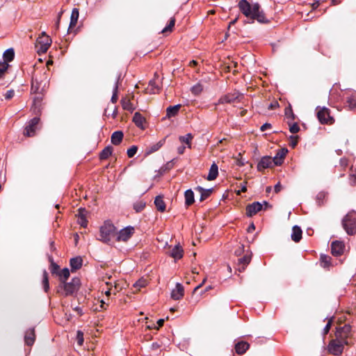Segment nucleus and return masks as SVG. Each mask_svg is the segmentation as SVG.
I'll list each match as a JSON object with an SVG mask.
<instances>
[{
	"mask_svg": "<svg viewBox=\"0 0 356 356\" xmlns=\"http://www.w3.org/2000/svg\"><path fill=\"white\" fill-rule=\"evenodd\" d=\"M271 127H272L271 124L266 122V123H264V124L260 127V130H261V131H266V130H267V129H270Z\"/></svg>",
	"mask_w": 356,
	"mask_h": 356,
	"instance_id": "obj_61",
	"label": "nucleus"
},
{
	"mask_svg": "<svg viewBox=\"0 0 356 356\" xmlns=\"http://www.w3.org/2000/svg\"><path fill=\"white\" fill-rule=\"evenodd\" d=\"M345 249L344 243L341 241H334L331 244V252L334 256L341 255Z\"/></svg>",
	"mask_w": 356,
	"mask_h": 356,
	"instance_id": "obj_14",
	"label": "nucleus"
},
{
	"mask_svg": "<svg viewBox=\"0 0 356 356\" xmlns=\"http://www.w3.org/2000/svg\"><path fill=\"white\" fill-rule=\"evenodd\" d=\"M282 186L280 182H278L277 184L274 186V191L276 193H279L281 191Z\"/></svg>",
	"mask_w": 356,
	"mask_h": 356,
	"instance_id": "obj_63",
	"label": "nucleus"
},
{
	"mask_svg": "<svg viewBox=\"0 0 356 356\" xmlns=\"http://www.w3.org/2000/svg\"><path fill=\"white\" fill-rule=\"evenodd\" d=\"M149 86L151 87V92L152 93H156L159 91V88L156 86L154 81H150L149 83Z\"/></svg>",
	"mask_w": 356,
	"mask_h": 356,
	"instance_id": "obj_53",
	"label": "nucleus"
},
{
	"mask_svg": "<svg viewBox=\"0 0 356 356\" xmlns=\"http://www.w3.org/2000/svg\"><path fill=\"white\" fill-rule=\"evenodd\" d=\"M317 118L321 124L328 123L329 120H332V118L330 115L328 108L323 107L317 112Z\"/></svg>",
	"mask_w": 356,
	"mask_h": 356,
	"instance_id": "obj_13",
	"label": "nucleus"
},
{
	"mask_svg": "<svg viewBox=\"0 0 356 356\" xmlns=\"http://www.w3.org/2000/svg\"><path fill=\"white\" fill-rule=\"evenodd\" d=\"M238 99V95L236 93H228L222 96L218 99L219 104H231L234 103Z\"/></svg>",
	"mask_w": 356,
	"mask_h": 356,
	"instance_id": "obj_18",
	"label": "nucleus"
},
{
	"mask_svg": "<svg viewBox=\"0 0 356 356\" xmlns=\"http://www.w3.org/2000/svg\"><path fill=\"white\" fill-rule=\"evenodd\" d=\"M184 294V286L180 283H177L175 288L171 291V298L175 300L181 299Z\"/></svg>",
	"mask_w": 356,
	"mask_h": 356,
	"instance_id": "obj_15",
	"label": "nucleus"
},
{
	"mask_svg": "<svg viewBox=\"0 0 356 356\" xmlns=\"http://www.w3.org/2000/svg\"><path fill=\"white\" fill-rule=\"evenodd\" d=\"M335 337V339L348 346L349 344L348 339L352 337V327L349 324L337 327Z\"/></svg>",
	"mask_w": 356,
	"mask_h": 356,
	"instance_id": "obj_5",
	"label": "nucleus"
},
{
	"mask_svg": "<svg viewBox=\"0 0 356 356\" xmlns=\"http://www.w3.org/2000/svg\"><path fill=\"white\" fill-rule=\"evenodd\" d=\"M3 58L4 61L3 63H8V62L12 61L15 58V51L13 48H9L6 49L3 54Z\"/></svg>",
	"mask_w": 356,
	"mask_h": 356,
	"instance_id": "obj_35",
	"label": "nucleus"
},
{
	"mask_svg": "<svg viewBox=\"0 0 356 356\" xmlns=\"http://www.w3.org/2000/svg\"><path fill=\"white\" fill-rule=\"evenodd\" d=\"M86 210L83 208L79 209L78 218L81 217H86Z\"/></svg>",
	"mask_w": 356,
	"mask_h": 356,
	"instance_id": "obj_60",
	"label": "nucleus"
},
{
	"mask_svg": "<svg viewBox=\"0 0 356 356\" xmlns=\"http://www.w3.org/2000/svg\"><path fill=\"white\" fill-rule=\"evenodd\" d=\"M138 150V147L136 145L131 146L127 152L129 158H132L135 156Z\"/></svg>",
	"mask_w": 356,
	"mask_h": 356,
	"instance_id": "obj_49",
	"label": "nucleus"
},
{
	"mask_svg": "<svg viewBox=\"0 0 356 356\" xmlns=\"http://www.w3.org/2000/svg\"><path fill=\"white\" fill-rule=\"evenodd\" d=\"M145 207V203L143 201H138L134 204V209L136 212L142 211Z\"/></svg>",
	"mask_w": 356,
	"mask_h": 356,
	"instance_id": "obj_47",
	"label": "nucleus"
},
{
	"mask_svg": "<svg viewBox=\"0 0 356 356\" xmlns=\"http://www.w3.org/2000/svg\"><path fill=\"white\" fill-rule=\"evenodd\" d=\"M251 261V255L246 254L243 257H241L238 260V264L240 266L238 268L239 271H243L246 266L250 264Z\"/></svg>",
	"mask_w": 356,
	"mask_h": 356,
	"instance_id": "obj_23",
	"label": "nucleus"
},
{
	"mask_svg": "<svg viewBox=\"0 0 356 356\" xmlns=\"http://www.w3.org/2000/svg\"><path fill=\"white\" fill-rule=\"evenodd\" d=\"M72 272L80 269L83 265V259L81 257H73L70 261Z\"/></svg>",
	"mask_w": 356,
	"mask_h": 356,
	"instance_id": "obj_20",
	"label": "nucleus"
},
{
	"mask_svg": "<svg viewBox=\"0 0 356 356\" xmlns=\"http://www.w3.org/2000/svg\"><path fill=\"white\" fill-rule=\"evenodd\" d=\"M288 152L287 149H282L279 151L276 155L273 158L274 165H280L283 163L284 158L286 153Z\"/></svg>",
	"mask_w": 356,
	"mask_h": 356,
	"instance_id": "obj_24",
	"label": "nucleus"
},
{
	"mask_svg": "<svg viewBox=\"0 0 356 356\" xmlns=\"http://www.w3.org/2000/svg\"><path fill=\"white\" fill-rule=\"evenodd\" d=\"M134 230V227L130 225L120 229L118 233H116V241L118 242H127L133 236Z\"/></svg>",
	"mask_w": 356,
	"mask_h": 356,
	"instance_id": "obj_9",
	"label": "nucleus"
},
{
	"mask_svg": "<svg viewBox=\"0 0 356 356\" xmlns=\"http://www.w3.org/2000/svg\"><path fill=\"white\" fill-rule=\"evenodd\" d=\"M302 234L301 228L298 225H294L292 228L291 239L296 243L299 242L302 238Z\"/></svg>",
	"mask_w": 356,
	"mask_h": 356,
	"instance_id": "obj_26",
	"label": "nucleus"
},
{
	"mask_svg": "<svg viewBox=\"0 0 356 356\" xmlns=\"http://www.w3.org/2000/svg\"><path fill=\"white\" fill-rule=\"evenodd\" d=\"M263 210V204L259 202H254L246 206L245 212L248 217H252Z\"/></svg>",
	"mask_w": 356,
	"mask_h": 356,
	"instance_id": "obj_11",
	"label": "nucleus"
},
{
	"mask_svg": "<svg viewBox=\"0 0 356 356\" xmlns=\"http://www.w3.org/2000/svg\"><path fill=\"white\" fill-rule=\"evenodd\" d=\"M120 102L123 109L129 111H133L134 110L133 104L131 103L130 100L127 97L122 98Z\"/></svg>",
	"mask_w": 356,
	"mask_h": 356,
	"instance_id": "obj_39",
	"label": "nucleus"
},
{
	"mask_svg": "<svg viewBox=\"0 0 356 356\" xmlns=\"http://www.w3.org/2000/svg\"><path fill=\"white\" fill-rule=\"evenodd\" d=\"M349 183L351 186L356 184V175H350L349 176Z\"/></svg>",
	"mask_w": 356,
	"mask_h": 356,
	"instance_id": "obj_59",
	"label": "nucleus"
},
{
	"mask_svg": "<svg viewBox=\"0 0 356 356\" xmlns=\"http://www.w3.org/2000/svg\"><path fill=\"white\" fill-rule=\"evenodd\" d=\"M185 204L188 207L195 202L194 193L191 189H188L184 192Z\"/></svg>",
	"mask_w": 356,
	"mask_h": 356,
	"instance_id": "obj_29",
	"label": "nucleus"
},
{
	"mask_svg": "<svg viewBox=\"0 0 356 356\" xmlns=\"http://www.w3.org/2000/svg\"><path fill=\"white\" fill-rule=\"evenodd\" d=\"M35 340V329L33 327L28 329L24 334V342L27 346H32Z\"/></svg>",
	"mask_w": 356,
	"mask_h": 356,
	"instance_id": "obj_16",
	"label": "nucleus"
},
{
	"mask_svg": "<svg viewBox=\"0 0 356 356\" xmlns=\"http://www.w3.org/2000/svg\"><path fill=\"white\" fill-rule=\"evenodd\" d=\"M195 190L200 193V201L202 202L211 196V195L213 193V188H210L206 189L200 186H197V187L195 188Z\"/></svg>",
	"mask_w": 356,
	"mask_h": 356,
	"instance_id": "obj_17",
	"label": "nucleus"
},
{
	"mask_svg": "<svg viewBox=\"0 0 356 356\" xmlns=\"http://www.w3.org/2000/svg\"><path fill=\"white\" fill-rule=\"evenodd\" d=\"M175 24V18L171 17L167 26L161 31V33H164L168 31H172V28Z\"/></svg>",
	"mask_w": 356,
	"mask_h": 356,
	"instance_id": "obj_43",
	"label": "nucleus"
},
{
	"mask_svg": "<svg viewBox=\"0 0 356 356\" xmlns=\"http://www.w3.org/2000/svg\"><path fill=\"white\" fill-rule=\"evenodd\" d=\"M79 8H74L72 9L71 16H70V25H69V29L76 26L78 19H79Z\"/></svg>",
	"mask_w": 356,
	"mask_h": 356,
	"instance_id": "obj_30",
	"label": "nucleus"
},
{
	"mask_svg": "<svg viewBox=\"0 0 356 356\" xmlns=\"http://www.w3.org/2000/svg\"><path fill=\"white\" fill-rule=\"evenodd\" d=\"M42 97H35L33 99V103L32 106V111L34 114L38 115H40L42 110Z\"/></svg>",
	"mask_w": 356,
	"mask_h": 356,
	"instance_id": "obj_19",
	"label": "nucleus"
},
{
	"mask_svg": "<svg viewBox=\"0 0 356 356\" xmlns=\"http://www.w3.org/2000/svg\"><path fill=\"white\" fill-rule=\"evenodd\" d=\"M37 42L40 44L38 52L45 53L51 45V39L43 33L42 36L38 38Z\"/></svg>",
	"mask_w": 356,
	"mask_h": 356,
	"instance_id": "obj_10",
	"label": "nucleus"
},
{
	"mask_svg": "<svg viewBox=\"0 0 356 356\" xmlns=\"http://www.w3.org/2000/svg\"><path fill=\"white\" fill-rule=\"evenodd\" d=\"M238 6L240 11L247 17L257 20L261 24H266L269 22L264 11L260 9V5L257 2L250 4L247 0H241Z\"/></svg>",
	"mask_w": 356,
	"mask_h": 356,
	"instance_id": "obj_1",
	"label": "nucleus"
},
{
	"mask_svg": "<svg viewBox=\"0 0 356 356\" xmlns=\"http://www.w3.org/2000/svg\"><path fill=\"white\" fill-rule=\"evenodd\" d=\"M345 346H346L345 343H343L337 339H334L329 342L327 350L330 354L339 356L343 353Z\"/></svg>",
	"mask_w": 356,
	"mask_h": 356,
	"instance_id": "obj_6",
	"label": "nucleus"
},
{
	"mask_svg": "<svg viewBox=\"0 0 356 356\" xmlns=\"http://www.w3.org/2000/svg\"><path fill=\"white\" fill-rule=\"evenodd\" d=\"M332 258L327 254H321L320 261L321 266L324 268H328L331 266Z\"/></svg>",
	"mask_w": 356,
	"mask_h": 356,
	"instance_id": "obj_37",
	"label": "nucleus"
},
{
	"mask_svg": "<svg viewBox=\"0 0 356 356\" xmlns=\"http://www.w3.org/2000/svg\"><path fill=\"white\" fill-rule=\"evenodd\" d=\"M8 67V64L6 63L0 62V77L5 73Z\"/></svg>",
	"mask_w": 356,
	"mask_h": 356,
	"instance_id": "obj_54",
	"label": "nucleus"
},
{
	"mask_svg": "<svg viewBox=\"0 0 356 356\" xmlns=\"http://www.w3.org/2000/svg\"><path fill=\"white\" fill-rule=\"evenodd\" d=\"M40 118L38 116L34 117L30 120L24 130V135L27 137H32L35 136L37 126L40 122Z\"/></svg>",
	"mask_w": 356,
	"mask_h": 356,
	"instance_id": "obj_8",
	"label": "nucleus"
},
{
	"mask_svg": "<svg viewBox=\"0 0 356 356\" xmlns=\"http://www.w3.org/2000/svg\"><path fill=\"white\" fill-rule=\"evenodd\" d=\"M154 204L158 211L163 212L165 210V203L163 201V197L157 195L154 199Z\"/></svg>",
	"mask_w": 356,
	"mask_h": 356,
	"instance_id": "obj_31",
	"label": "nucleus"
},
{
	"mask_svg": "<svg viewBox=\"0 0 356 356\" xmlns=\"http://www.w3.org/2000/svg\"><path fill=\"white\" fill-rule=\"evenodd\" d=\"M63 13V12L61 10L58 14L57 20H56V26L57 29L59 28V23H60V18H61V16H62Z\"/></svg>",
	"mask_w": 356,
	"mask_h": 356,
	"instance_id": "obj_62",
	"label": "nucleus"
},
{
	"mask_svg": "<svg viewBox=\"0 0 356 356\" xmlns=\"http://www.w3.org/2000/svg\"><path fill=\"white\" fill-rule=\"evenodd\" d=\"M218 175V167L216 163H213L209 169V174L207 177V179L209 181H213L217 178Z\"/></svg>",
	"mask_w": 356,
	"mask_h": 356,
	"instance_id": "obj_27",
	"label": "nucleus"
},
{
	"mask_svg": "<svg viewBox=\"0 0 356 356\" xmlns=\"http://www.w3.org/2000/svg\"><path fill=\"white\" fill-rule=\"evenodd\" d=\"M117 228L110 220L104 221L99 227V234L97 238L101 242L110 245L112 238L116 234Z\"/></svg>",
	"mask_w": 356,
	"mask_h": 356,
	"instance_id": "obj_2",
	"label": "nucleus"
},
{
	"mask_svg": "<svg viewBox=\"0 0 356 356\" xmlns=\"http://www.w3.org/2000/svg\"><path fill=\"white\" fill-rule=\"evenodd\" d=\"M334 316H331V317H328L327 316L324 321L325 320H327V324L325 325V326L324 327L323 331H322V335L323 336V337L328 334V332H330V327L332 326V323L334 321Z\"/></svg>",
	"mask_w": 356,
	"mask_h": 356,
	"instance_id": "obj_42",
	"label": "nucleus"
},
{
	"mask_svg": "<svg viewBox=\"0 0 356 356\" xmlns=\"http://www.w3.org/2000/svg\"><path fill=\"white\" fill-rule=\"evenodd\" d=\"M123 136H124V134L122 131H114L112 134L111 138L112 144H113L114 145H118L120 144V143L122 142V140L123 139Z\"/></svg>",
	"mask_w": 356,
	"mask_h": 356,
	"instance_id": "obj_28",
	"label": "nucleus"
},
{
	"mask_svg": "<svg viewBox=\"0 0 356 356\" xmlns=\"http://www.w3.org/2000/svg\"><path fill=\"white\" fill-rule=\"evenodd\" d=\"M285 115L287 118H291L292 120H295V114L293 112L292 107L291 104H289L286 108H285Z\"/></svg>",
	"mask_w": 356,
	"mask_h": 356,
	"instance_id": "obj_48",
	"label": "nucleus"
},
{
	"mask_svg": "<svg viewBox=\"0 0 356 356\" xmlns=\"http://www.w3.org/2000/svg\"><path fill=\"white\" fill-rule=\"evenodd\" d=\"M183 254V248L181 247L179 244H177L171 250L170 255L175 260H178L182 258Z\"/></svg>",
	"mask_w": 356,
	"mask_h": 356,
	"instance_id": "obj_22",
	"label": "nucleus"
},
{
	"mask_svg": "<svg viewBox=\"0 0 356 356\" xmlns=\"http://www.w3.org/2000/svg\"><path fill=\"white\" fill-rule=\"evenodd\" d=\"M132 120L137 127L141 129H145L144 123L145 122V118L139 112L134 113Z\"/></svg>",
	"mask_w": 356,
	"mask_h": 356,
	"instance_id": "obj_21",
	"label": "nucleus"
},
{
	"mask_svg": "<svg viewBox=\"0 0 356 356\" xmlns=\"http://www.w3.org/2000/svg\"><path fill=\"white\" fill-rule=\"evenodd\" d=\"M81 286V280L78 277H73L70 282L64 281L58 285V292L63 290V293L65 296H68L76 293Z\"/></svg>",
	"mask_w": 356,
	"mask_h": 356,
	"instance_id": "obj_3",
	"label": "nucleus"
},
{
	"mask_svg": "<svg viewBox=\"0 0 356 356\" xmlns=\"http://www.w3.org/2000/svg\"><path fill=\"white\" fill-rule=\"evenodd\" d=\"M15 95V90L13 89L8 90L4 95V97L6 100L12 99Z\"/></svg>",
	"mask_w": 356,
	"mask_h": 356,
	"instance_id": "obj_56",
	"label": "nucleus"
},
{
	"mask_svg": "<svg viewBox=\"0 0 356 356\" xmlns=\"http://www.w3.org/2000/svg\"><path fill=\"white\" fill-rule=\"evenodd\" d=\"M273 165V158L269 156H264L261 157V160L259 161L257 168L258 171L261 172L265 169L272 168Z\"/></svg>",
	"mask_w": 356,
	"mask_h": 356,
	"instance_id": "obj_12",
	"label": "nucleus"
},
{
	"mask_svg": "<svg viewBox=\"0 0 356 356\" xmlns=\"http://www.w3.org/2000/svg\"><path fill=\"white\" fill-rule=\"evenodd\" d=\"M339 165L343 169H345L348 165V159L346 157L341 158L339 160Z\"/></svg>",
	"mask_w": 356,
	"mask_h": 356,
	"instance_id": "obj_58",
	"label": "nucleus"
},
{
	"mask_svg": "<svg viewBox=\"0 0 356 356\" xmlns=\"http://www.w3.org/2000/svg\"><path fill=\"white\" fill-rule=\"evenodd\" d=\"M49 260L51 261V265H50L51 273L52 274H58L59 266L54 262L53 258L51 257H49Z\"/></svg>",
	"mask_w": 356,
	"mask_h": 356,
	"instance_id": "obj_46",
	"label": "nucleus"
},
{
	"mask_svg": "<svg viewBox=\"0 0 356 356\" xmlns=\"http://www.w3.org/2000/svg\"><path fill=\"white\" fill-rule=\"evenodd\" d=\"M47 85V81L41 80L38 77V74L32 76L31 90L33 93L42 94Z\"/></svg>",
	"mask_w": 356,
	"mask_h": 356,
	"instance_id": "obj_7",
	"label": "nucleus"
},
{
	"mask_svg": "<svg viewBox=\"0 0 356 356\" xmlns=\"http://www.w3.org/2000/svg\"><path fill=\"white\" fill-rule=\"evenodd\" d=\"M346 106L350 110L356 108V93H353L346 97Z\"/></svg>",
	"mask_w": 356,
	"mask_h": 356,
	"instance_id": "obj_34",
	"label": "nucleus"
},
{
	"mask_svg": "<svg viewBox=\"0 0 356 356\" xmlns=\"http://www.w3.org/2000/svg\"><path fill=\"white\" fill-rule=\"evenodd\" d=\"M180 107H181L180 104H177V105H175V106H170L166 109V116L168 118H172V117H175V115H177V113H178V112L179 111Z\"/></svg>",
	"mask_w": 356,
	"mask_h": 356,
	"instance_id": "obj_32",
	"label": "nucleus"
},
{
	"mask_svg": "<svg viewBox=\"0 0 356 356\" xmlns=\"http://www.w3.org/2000/svg\"><path fill=\"white\" fill-rule=\"evenodd\" d=\"M261 204H263V210H266L268 208L272 207V206L267 201H263Z\"/></svg>",
	"mask_w": 356,
	"mask_h": 356,
	"instance_id": "obj_64",
	"label": "nucleus"
},
{
	"mask_svg": "<svg viewBox=\"0 0 356 356\" xmlns=\"http://www.w3.org/2000/svg\"><path fill=\"white\" fill-rule=\"evenodd\" d=\"M77 222L79 225L84 228H86L88 225V220L86 217L79 218Z\"/></svg>",
	"mask_w": 356,
	"mask_h": 356,
	"instance_id": "obj_55",
	"label": "nucleus"
},
{
	"mask_svg": "<svg viewBox=\"0 0 356 356\" xmlns=\"http://www.w3.org/2000/svg\"><path fill=\"white\" fill-rule=\"evenodd\" d=\"M278 106H279V103L277 102V101L274 100L268 104L267 108H268V110H274V109L277 108Z\"/></svg>",
	"mask_w": 356,
	"mask_h": 356,
	"instance_id": "obj_57",
	"label": "nucleus"
},
{
	"mask_svg": "<svg viewBox=\"0 0 356 356\" xmlns=\"http://www.w3.org/2000/svg\"><path fill=\"white\" fill-rule=\"evenodd\" d=\"M202 90L203 86L200 83L194 85L191 89V92L195 95H200Z\"/></svg>",
	"mask_w": 356,
	"mask_h": 356,
	"instance_id": "obj_45",
	"label": "nucleus"
},
{
	"mask_svg": "<svg viewBox=\"0 0 356 356\" xmlns=\"http://www.w3.org/2000/svg\"><path fill=\"white\" fill-rule=\"evenodd\" d=\"M118 86H114L113 88V95H112V97L111 99V102L113 104H115L118 101Z\"/></svg>",
	"mask_w": 356,
	"mask_h": 356,
	"instance_id": "obj_50",
	"label": "nucleus"
},
{
	"mask_svg": "<svg viewBox=\"0 0 356 356\" xmlns=\"http://www.w3.org/2000/svg\"><path fill=\"white\" fill-rule=\"evenodd\" d=\"M70 270L67 268H64L60 271H59L58 275L59 276L60 283H62L64 281H67L70 277Z\"/></svg>",
	"mask_w": 356,
	"mask_h": 356,
	"instance_id": "obj_41",
	"label": "nucleus"
},
{
	"mask_svg": "<svg viewBox=\"0 0 356 356\" xmlns=\"http://www.w3.org/2000/svg\"><path fill=\"white\" fill-rule=\"evenodd\" d=\"M42 285L44 291L46 293L48 292V291L49 289V283L48 273L46 270H44L43 273H42Z\"/></svg>",
	"mask_w": 356,
	"mask_h": 356,
	"instance_id": "obj_40",
	"label": "nucleus"
},
{
	"mask_svg": "<svg viewBox=\"0 0 356 356\" xmlns=\"http://www.w3.org/2000/svg\"><path fill=\"white\" fill-rule=\"evenodd\" d=\"M113 152V147L111 145H108L104 147L99 153V159L106 160L107 159Z\"/></svg>",
	"mask_w": 356,
	"mask_h": 356,
	"instance_id": "obj_36",
	"label": "nucleus"
},
{
	"mask_svg": "<svg viewBox=\"0 0 356 356\" xmlns=\"http://www.w3.org/2000/svg\"><path fill=\"white\" fill-rule=\"evenodd\" d=\"M356 212L351 211L348 212L342 219L341 225L346 234L349 236L356 234Z\"/></svg>",
	"mask_w": 356,
	"mask_h": 356,
	"instance_id": "obj_4",
	"label": "nucleus"
},
{
	"mask_svg": "<svg viewBox=\"0 0 356 356\" xmlns=\"http://www.w3.org/2000/svg\"><path fill=\"white\" fill-rule=\"evenodd\" d=\"M76 340L79 345L81 346L83 343V334L81 331L78 330L76 332Z\"/></svg>",
	"mask_w": 356,
	"mask_h": 356,
	"instance_id": "obj_51",
	"label": "nucleus"
},
{
	"mask_svg": "<svg viewBox=\"0 0 356 356\" xmlns=\"http://www.w3.org/2000/svg\"><path fill=\"white\" fill-rule=\"evenodd\" d=\"M193 138L192 134L188 133L185 136H180L179 140L182 143H186L188 148H191V140Z\"/></svg>",
	"mask_w": 356,
	"mask_h": 356,
	"instance_id": "obj_38",
	"label": "nucleus"
},
{
	"mask_svg": "<svg viewBox=\"0 0 356 356\" xmlns=\"http://www.w3.org/2000/svg\"><path fill=\"white\" fill-rule=\"evenodd\" d=\"M148 284V282L146 279L140 278L137 282H135L134 286L138 289L145 287Z\"/></svg>",
	"mask_w": 356,
	"mask_h": 356,
	"instance_id": "obj_44",
	"label": "nucleus"
},
{
	"mask_svg": "<svg viewBox=\"0 0 356 356\" xmlns=\"http://www.w3.org/2000/svg\"><path fill=\"white\" fill-rule=\"evenodd\" d=\"M164 144V140H161L158 143L151 145L146 148V154H150L158 151Z\"/></svg>",
	"mask_w": 356,
	"mask_h": 356,
	"instance_id": "obj_33",
	"label": "nucleus"
},
{
	"mask_svg": "<svg viewBox=\"0 0 356 356\" xmlns=\"http://www.w3.org/2000/svg\"><path fill=\"white\" fill-rule=\"evenodd\" d=\"M289 131L292 134H296L300 131V127L298 123L294 122L292 125L290 126Z\"/></svg>",
	"mask_w": 356,
	"mask_h": 356,
	"instance_id": "obj_52",
	"label": "nucleus"
},
{
	"mask_svg": "<svg viewBox=\"0 0 356 356\" xmlns=\"http://www.w3.org/2000/svg\"><path fill=\"white\" fill-rule=\"evenodd\" d=\"M250 344L246 341H239L235 345V350L238 355L244 354L246 350L249 348Z\"/></svg>",
	"mask_w": 356,
	"mask_h": 356,
	"instance_id": "obj_25",
	"label": "nucleus"
}]
</instances>
